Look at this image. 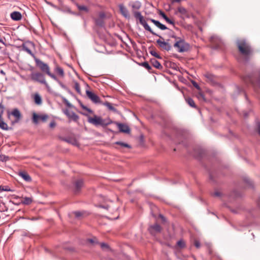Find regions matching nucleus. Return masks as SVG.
I'll return each mask as SVG.
<instances>
[{
	"label": "nucleus",
	"mask_w": 260,
	"mask_h": 260,
	"mask_svg": "<svg viewBox=\"0 0 260 260\" xmlns=\"http://www.w3.org/2000/svg\"><path fill=\"white\" fill-rule=\"evenodd\" d=\"M76 6H77L78 9H79V10H80V11L87 12L88 10L87 7L85 6L80 5L78 4H76Z\"/></svg>",
	"instance_id": "31"
},
{
	"label": "nucleus",
	"mask_w": 260,
	"mask_h": 260,
	"mask_svg": "<svg viewBox=\"0 0 260 260\" xmlns=\"http://www.w3.org/2000/svg\"><path fill=\"white\" fill-rule=\"evenodd\" d=\"M175 56L176 57H178V56H177V54L175 55Z\"/></svg>",
	"instance_id": "62"
},
{
	"label": "nucleus",
	"mask_w": 260,
	"mask_h": 260,
	"mask_svg": "<svg viewBox=\"0 0 260 260\" xmlns=\"http://www.w3.org/2000/svg\"><path fill=\"white\" fill-rule=\"evenodd\" d=\"M68 116L75 121H77L79 119V116L74 112L71 114H68Z\"/></svg>",
	"instance_id": "30"
},
{
	"label": "nucleus",
	"mask_w": 260,
	"mask_h": 260,
	"mask_svg": "<svg viewBox=\"0 0 260 260\" xmlns=\"http://www.w3.org/2000/svg\"><path fill=\"white\" fill-rule=\"evenodd\" d=\"M117 124L120 132L129 133L130 129L127 125L118 123Z\"/></svg>",
	"instance_id": "16"
},
{
	"label": "nucleus",
	"mask_w": 260,
	"mask_h": 260,
	"mask_svg": "<svg viewBox=\"0 0 260 260\" xmlns=\"http://www.w3.org/2000/svg\"><path fill=\"white\" fill-rule=\"evenodd\" d=\"M186 103L191 107L196 108V104L193 100L190 98H186Z\"/></svg>",
	"instance_id": "27"
},
{
	"label": "nucleus",
	"mask_w": 260,
	"mask_h": 260,
	"mask_svg": "<svg viewBox=\"0 0 260 260\" xmlns=\"http://www.w3.org/2000/svg\"><path fill=\"white\" fill-rule=\"evenodd\" d=\"M151 63L154 67L156 68V69H160L162 68V67L159 62H158L155 58L151 59Z\"/></svg>",
	"instance_id": "20"
},
{
	"label": "nucleus",
	"mask_w": 260,
	"mask_h": 260,
	"mask_svg": "<svg viewBox=\"0 0 260 260\" xmlns=\"http://www.w3.org/2000/svg\"><path fill=\"white\" fill-rule=\"evenodd\" d=\"M131 6L133 9L132 11L134 14V17L137 19L139 20L140 24L143 26L145 29L149 31L153 35H157L152 30L151 27L147 23L146 21L144 19V17L141 15V13L139 11H137V10H139L141 8V3L139 2H135L132 4Z\"/></svg>",
	"instance_id": "1"
},
{
	"label": "nucleus",
	"mask_w": 260,
	"mask_h": 260,
	"mask_svg": "<svg viewBox=\"0 0 260 260\" xmlns=\"http://www.w3.org/2000/svg\"><path fill=\"white\" fill-rule=\"evenodd\" d=\"M88 121L96 126H102L103 127H105L112 122L111 120L109 119H104L101 117L96 115H94L93 117H89Z\"/></svg>",
	"instance_id": "3"
},
{
	"label": "nucleus",
	"mask_w": 260,
	"mask_h": 260,
	"mask_svg": "<svg viewBox=\"0 0 260 260\" xmlns=\"http://www.w3.org/2000/svg\"><path fill=\"white\" fill-rule=\"evenodd\" d=\"M65 103L68 106H70V104L67 100H65Z\"/></svg>",
	"instance_id": "57"
},
{
	"label": "nucleus",
	"mask_w": 260,
	"mask_h": 260,
	"mask_svg": "<svg viewBox=\"0 0 260 260\" xmlns=\"http://www.w3.org/2000/svg\"><path fill=\"white\" fill-rule=\"evenodd\" d=\"M75 188H76V192H78L80 190L81 188L83 186V182L81 179H79L75 182Z\"/></svg>",
	"instance_id": "19"
},
{
	"label": "nucleus",
	"mask_w": 260,
	"mask_h": 260,
	"mask_svg": "<svg viewBox=\"0 0 260 260\" xmlns=\"http://www.w3.org/2000/svg\"><path fill=\"white\" fill-rule=\"evenodd\" d=\"M237 46L239 52L245 57L249 58L253 53L250 44L245 40L242 39L237 42Z\"/></svg>",
	"instance_id": "2"
},
{
	"label": "nucleus",
	"mask_w": 260,
	"mask_h": 260,
	"mask_svg": "<svg viewBox=\"0 0 260 260\" xmlns=\"http://www.w3.org/2000/svg\"><path fill=\"white\" fill-rule=\"evenodd\" d=\"M161 230V226L157 223H155L154 225H151L149 228L150 232L152 234H155L156 233H159V232H160Z\"/></svg>",
	"instance_id": "14"
},
{
	"label": "nucleus",
	"mask_w": 260,
	"mask_h": 260,
	"mask_svg": "<svg viewBox=\"0 0 260 260\" xmlns=\"http://www.w3.org/2000/svg\"><path fill=\"white\" fill-rule=\"evenodd\" d=\"M81 107L83 109L86 110L88 112H89L90 113H92V111L90 109L88 108L87 107H86L83 105L81 106Z\"/></svg>",
	"instance_id": "44"
},
{
	"label": "nucleus",
	"mask_w": 260,
	"mask_h": 260,
	"mask_svg": "<svg viewBox=\"0 0 260 260\" xmlns=\"http://www.w3.org/2000/svg\"><path fill=\"white\" fill-rule=\"evenodd\" d=\"M142 66L145 68L146 69H147L148 71H149L151 68L149 64L147 62H144L142 63Z\"/></svg>",
	"instance_id": "38"
},
{
	"label": "nucleus",
	"mask_w": 260,
	"mask_h": 260,
	"mask_svg": "<svg viewBox=\"0 0 260 260\" xmlns=\"http://www.w3.org/2000/svg\"><path fill=\"white\" fill-rule=\"evenodd\" d=\"M245 81L246 82L249 81L253 85H257L260 87V71H259V78L258 79H257L255 82L251 78H250L248 80H247V79H245Z\"/></svg>",
	"instance_id": "28"
},
{
	"label": "nucleus",
	"mask_w": 260,
	"mask_h": 260,
	"mask_svg": "<svg viewBox=\"0 0 260 260\" xmlns=\"http://www.w3.org/2000/svg\"><path fill=\"white\" fill-rule=\"evenodd\" d=\"M149 20L151 21L154 25L156 24V23L157 21V20H154L153 19H151V18L149 19Z\"/></svg>",
	"instance_id": "53"
},
{
	"label": "nucleus",
	"mask_w": 260,
	"mask_h": 260,
	"mask_svg": "<svg viewBox=\"0 0 260 260\" xmlns=\"http://www.w3.org/2000/svg\"><path fill=\"white\" fill-rule=\"evenodd\" d=\"M19 175L26 181L30 182L31 180V177L29 176V175L25 172H19Z\"/></svg>",
	"instance_id": "18"
},
{
	"label": "nucleus",
	"mask_w": 260,
	"mask_h": 260,
	"mask_svg": "<svg viewBox=\"0 0 260 260\" xmlns=\"http://www.w3.org/2000/svg\"><path fill=\"white\" fill-rule=\"evenodd\" d=\"M104 105L110 110H112L113 111H116V109L113 107L112 104L109 102H106L104 104Z\"/></svg>",
	"instance_id": "34"
},
{
	"label": "nucleus",
	"mask_w": 260,
	"mask_h": 260,
	"mask_svg": "<svg viewBox=\"0 0 260 260\" xmlns=\"http://www.w3.org/2000/svg\"><path fill=\"white\" fill-rule=\"evenodd\" d=\"M4 108H5V107H4V105L1 103L0 104V118H3L2 116L4 113Z\"/></svg>",
	"instance_id": "37"
},
{
	"label": "nucleus",
	"mask_w": 260,
	"mask_h": 260,
	"mask_svg": "<svg viewBox=\"0 0 260 260\" xmlns=\"http://www.w3.org/2000/svg\"><path fill=\"white\" fill-rule=\"evenodd\" d=\"M0 128L4 130L9 129L7 124L4 121L3 118H0Z\"/></svg>",
	"instance_id": "26"
},
{
	"label": "nucleus",
	"mask_w": 260,
	"mask_h": 260,
	"mask_svg": "<svg viewBox=\"0 0 260 260\" xmlns=\"http://www.w3.org/2000/svg\"><path fill=\"white\" fill-rule=\"evenodd\" d=\"M32 202V199L30 197L22 198L21 203L24 205H28Z\"/></svg>",
	"instance_id": "21"
},
{
	"label": "nucleus",
	"mask_w": 260,
	"mask_h": 260,
	"mask_svg": "<svg viewBox=\"0 0 260 260\" xmlns=\"http://www.w3.org/2000/svg\"><path fill=\"white\" fill-rule=\"evenodd\" d=\"M74 214L76 217H79L82 215V213L79 211H76L74 212Z\"/></svg>",
	"instance_id": "47"
},
{
	"label": "nucleus",
	"mask_w": 260,
	"mask_h": 260,
	"mask_svg": "<svg viewBox=\"0 0 260 260\" xmlns=\"http://www.w3.org/2000/svg\"><path fill=\"white\" fill-rule=\"evenodd\" d=\"M49 126L50 127H54L55 126V122L53 121V122H51L50 124H49Z\"/></svg>",
	"instance_id": "52"
},
{
	"label": "nucleus",
	"mask_w": 260,
	"mask_h": 260,
	"mask_svg": "<svg viewBox=\"0 0 260 260\" xmlns=\"http://www.w3.org/2000/svg\"><path fill=\"white\" fill-rule=\"evenodd\" d=\"M87 241L89 242L90 243L92 244V245L98 243L95 238H94L93 239H88L87 240Z\"/></svg>",
	"instance_id": "39"
},
{
	"label": "nucleus",
	"mask_w": 260,
	"mask_h": 260,
	"mask_svg": "<svg viewBox=\"0 0 260 260\" xmlns=\"http://www.w3.org/2000/svg\"><path fill=\"white\" fill-rule=\"evenodd\" d=\"M0 189L4 190V191H12V190H11L10 187L8 186H0Z\"/></svg>",
	"instance_id": "36"
},
{
	"label": "nucleus",
	"mask_w": 260,
	"mask_h": 260,
	"mask_svg": "<svg viewBox=\"0 0 260 260\" xmlns=\"http://www.w3.org/2000/svg\"><path fill=\"white\" fill-rule=\"evenodd\" d=\"M156 27L160 29L161 30H165L167 29V27L164 24H161L158 21H157L156 24L155 25Z\"/></svg>",
	"instance_id": "32"
},
{
	"label": "nucleus",
	"mask_w": 260,
	"mask_h": 260,
	"mask_svg": "<svg viewBox=\"0 0 260 260\" xmlns=\"http://www.w3.org/2000/svg\"><path fill=\"white\" fill-rule=\"evenodd\" d=\"M221 194V193L220 191H218V190H216L213 193H212V195L214 196V197H220Z\"/></svg>",
	"instance_id": "42"
},
{
	"label": "nucleus",
	"mask_w": 260,
	"mask_h": 260,
	"mask_svg": "<svg viewBox=\"0 0 260 260\" xmlns=\"http://www.w3.org/2000/svg\"><path fill=\"white\" fill-rule=\"evenodd\" d=\"M193 85H194L196 87H197V88H198V87H199V86H198V84H197L196 82H194V83H193Z\"/></svg>",
	"instance_id": "58"
},
{
	"label": "nucleus",
	"mask_w": 260,
	"mask_h": 260,
	"mask_svg": "<svg viewBox=\"0 0 260 260\" xmlns=\"http://www.w3.org/2000/svg\"><path fill=\"white\" fill-rule=\"evenodd\" d=\"M181 25H182V26H184V27H186V26L184 25V24H181Z\"/></svg>",
	"instance_id": "61"
},
{
	"label": "nucleus",
	"mask_w": 260,
	"mask_h": 260,
	"mask_svg": "<svg viewBox=\"0 0 260 260\" xmlns=\"http://www.w3.org/2000/svg\"><path fill=\"white\" fill-rule=\"evenodd\" d=\"M8 160V157L4 155H0V161H6Z\"/></svg>",
	"instance_id": "40"
},
{
	"label": "nucleus",
	"mask_w": 260,
	"mask_h": 260,
	"mask_svg": "<svg viewBox=\"0 0 260 260\" xmlns=\"http://www.w3.org/2000/svg\"><path fill=\"white\" fill-rule=\"evenodd\" d=\"M100 245H101V248L103 249L108 248L109 247V246L108 245V244H107L105 243H100Z\"/></svg>",
	"instance_id": "48"
},
{
	"label": "nucleus",
	"mask_w": 260,
	"mask_h": 260,
	"mask_svg": "<svg viewBox=\"0 0 260 260\" xmlns=\"http://www.w3.org/2000/svg\"><path fill=\"white\" fill-rule=\"evenodd\" d=\"M34 101L35 103L38 105H40L42 103V98L41 96L38 93L35 94Z\"/></svg>",
	"instance_id": "24"
},
{
	"label": "nucleus",
	"mask_w": 260,
	"mask_h": 260,
	"mask_svg": "<svg viewBox=\"0 0 260 260\" xmlns=\"http://www.w3.org/2000/svg\"><path fill=\"white\" fill-rule=\"evenodd\" d=\"M159 217L161 219L162 221L165 222L166 221V218L162 215L160 214L159 215Z\"/></svg>",
	"instance_id": "51"
},
{
	"label": "nucleus",
	"mask_w": 260,
	"mask_h": 260,
	"mask_svg": "<svg viewBox=\"0 0 260 260\" xmlns=\"http://www.w3.org/2000/svg\"><path fill=\"white\" fill-rule=\"evenodd\" d=\"M48 118V116L46 114L38 115L36 113L32 114V122L37 124L39 123V120L42 122H45Z\"/></svg>",
	"instance_id": "8"
},
{
	"label": "nucleus",
	"mask_w": 260,
	"mask_h": 260,
	"mask_svg": "<svg viewBox=\"0 0 260 260\" xmlns=\"http://www.w3.org/2000/svg\"><path fill=\"white\" fill-rule=\"evenodd\" d=\"M197 97L200 100L205 101L204 95L202 93H199L197 95Z\"/></svg>",
	"instance_id": "41"
},
{
	"label": "nucleus",
	"mask_w": 260,
	"mask_h": 260,
	"mask_svg": "<svg viewBox=\"0 0 260 260\" xmlns=\"http://www.w3.org/2000/svg\"><path fill=\"white\" fill-rule=\"evenodd\" d=\"M36 65L39 67L40 70L44 73H46L49 76L55 80H57L56 77L50 71V68L47 63H44L38 58L35 59Z\"/></svg>",
	"instance_id": "4"
},
{
	"label": "nucleus",
	"mask_w": 260,
	"mask_h": 260,
	"mask_svg": "<svg viewBox=\"0 0 260 260\" xmlns=\"http://www.w3.org/2000/svg\"><path fill=\"white\" fill-rule=\"evenodd\" d=\"M9 116H10V113H8V117H9Z\"/></svg>",
	"instance_id": "63"
},
{
	"label": "nucleus",
	"mask_w": 260,
	"mask_h": 260,
	"mask_svg": "<svg viewBox=\"0 0 260 260\" xmlns=\"http://www.w3.org/2000/svg\"><path fill=\"white\" fill-rule=\"evenodd\" d=\"M170 37H172L173 38H175V43L174 45V46L175 47H177V48H179V40H177V37L174 35V32H171L170 35Z\"/></svg>",
	"instance_id": "29"
},
{
	"label": "nucleus",
	"mask_w": 260,
	"mask_h": 260,
	"mask_svg": "<svg viewBox=\"0 0 260 260\" xmlns=\"http://www.w3.org/2000/svg\"><path fill=\"white\" fill-rule=\"evenodd\" d=\"M190 48L189 44L183 40H180V52L188 51Z\"/></svg>",
	"instance_id": "12"
},
{
	"label": "nucleus",
	"mask_w": 260,
	"mask_h": 260,
	"mask_svg": "<svg viewBox=\"0 0 260 260\" xmlns=\"http://www.w3.org/2000/svg\"><path fill=\"white\" fill-rule=\"evenodd\" d=\"M185 246V243L184 241L182 240H180V249L184 247Z\"/></svg>",
	"instance_id": "46"
},
{
	"label": "nucleus",
	"mask_w": 260,
	"mask_h": 260,
	"mask_svg": "<svg viewBox=\"0 0 260 260\" xmlns=\"http://www.w3.org/2000/svg\"><path fill=\"white\" fill-rule=\"evenodd\" d=\"M11 114L15 117V120L12 122L13 123L18 122L21 118V114L17 109H14Z\"/></svg>",
	"instance_id": "15"
},
{
	"label": "nucleus",
	"mask_w": 260,
	"mask_h": 260,
	"mask_svg": "<svg viewBox=\"0 0 260 260\" xmlns=\"http://www.w3.org/2000/svg\"><path fill=\"white\" fill-rule=\"evenodd\" d=\"M35 45L33 43L31 42H28L24 44H23L22 45V50L25 52H26L27 53H28L29 55H30L35 59V58H37L35 54L32 53V52L31 50V48H34Z\"/></svg>",
	"instance_id": "7"
},
{
	"label": "nucleus",
	"mask_w": 260,
	"mask_h": 260,
	"mask_svg": "<svg viewBox=\"0 0 260 260\" xmlns=\"http://www.w3.org/2000/svg\"><path fill=\"white\" fill-rule=\"evenodd\" d=\"M74 88L78 93H80L81 92L80 85L78 83L76 82L75 83Z\"/></svg>",
	"instance_id": "35"
},
{
	"label": "nucleus",
	"mask_w": 260,
	"mask_h": 260,
	"mask_svg": "<svg viewBox=\"0 0 260 260\" xmlns=\"http://www.w3.org/2000/svg\"><path fill=\"white\" fill-rule=\"evenodd\" d=\"M11 17L13 20H20L22 18V16L20 12L15 11L11 14Z\"/></svg>",
	"instance_id": "17"
},
{
	"label": "nucleus",
	"mask_w": 260,
	"mask_h": 260,
	"mask_svg": "<svg viewBox=\"0 0 260 260\" xmlns=\"http://www.w3.org/2000/svg\"><path fill=\"white\" fill-rule=\"evenodd\" d=\"M149 20L151 21L154 25L156 24V23L157 21V20H154L153 19H151V18L149 19Z\"/></svg>",
	"instance_id": "54"
},
{
	"label": "nucleus",
	"mask_w": 260,
	"mask_h": 260,
	"mask_svg": "<svg viewBox=\"0 0 260 260\" xmlns=\"http://www.w3.org/2000/svg\"><path fill=\"white\" fill-rule=\"evenodd\" d=\"M118 7L121 15L125 18L129 19L130 15L127 8L123 4H119Z\"/></svg>",
	"instance_id": "11"
},
{
	"label": "nucleus",
	"mask_w": 260,
	"mask_h": 260,
	"mask_svg": "<svg viewBox=\"0 0 260 260\" xmlns=\"http://www.w3.org/2000/svg\"><path fill=\"white\" fill-rule=\"evenodd\" d=\"M156 36H158L160 38L159 39L157 40L156 41V43L159 46L160 48L161 49L169 51L171 49V46L169 44L168 42H165L164 41V39L161 37V36H159L158 35L156 34Z\"/></svg>",
	"instance_id": "6"
},
{
	"label": "nucleus",
	"mask_w": 260,
	"mask_h": 260,
	"mask_svg": "<svg viewBox=\"0 0 260 260\" xmlns=\"http://www.w3.org/2000/svg\"><path fill=\"white\" fill-rule=\"evenodd\" d=\"M187 29L190 30L191 28V26L190 25H187L186 26Z\"/></svg>",
	"instance_id": "56"
},
{
	"label": "nucleus",
	"mask_w": 260,
	"mask_h": 260,
	"mask_svg": "<svg viewBox=\"0 0 260 260\" xmlns=\"http://www.w3.org/2000/svg\"><path fill=\"white\" fill-rule=\"evenodd\" d=\"M180 14H181L182 17L183 19H184L185 17L188 18L189 17V14L187 13L186 10L184 8H181L180 7Z\"/></svg>",
	"instance_id": "22"
},
{
	"label": "nucleus",
	"mask_w": 260,
	"mask_h": 260,
	"mask_svg": "<svg viewBox=\"0 0 260 260\" xmlns=\"http://www.w3.org/2000/svg\"><path fill=\"white\" fill-rule=\"evenodd\" d=\"M159 15L161 16L167 22L170 24H173V22L172 20H171L170 19H169L167 15L165 14V13L161 11H159Z\"/></svg>",
	"instance_id": "23"
},
{
	"label": "nucleus",
	"mask_w": 260,
	"mask_h": 260,
	"mask_svg": "<svg viewBox=\"0 0 260 260\" xmlns=\"http://www.w3.org/2000/svg\"><path fill=\"white\" fill-rule=\"evenodd\" d=\"M81 107L83 109L86 110L88 112H89L90 113H92V111L90 109L88 108L87 107H86L83 105L81 106Z\"/></svg>",
	"instance_id": "45"
},
{
	"label": "nucleus",
	"mask_w": 260,
	"mask_h": 260,
	"mask_svg": "<svg viewBox=\"0 0 260 260\" xmlns=\"http://www.w3.org/2000/svg\"><path fill=\"white\" fill-rule=\"evenodd\" d=\"M257 130H258V134H259V135H260V123H258V128H257Z\"/></svg>",
	"instance_id": "55"
},
{
	"label": "nucleus",
	"mask_w": 260,
	"mask_h": 260,
	"mask_svg": "<svg viewBox=\"0 0 260 260\" xmlns=\"http://www.w3.org/2000/svg\"><path fill=\"white\" fill-rule=\"evenodd\" d=\"M210 42L213 47L218 48L220 46L221 41L217 37L213 36L210 39Z\"/></svg>",
	"instance_id": "10"
},
{
	"label": "nucleus",
	"mask_w": 260,
	"mask_h": 260,
	"mask_svg": "<svg viewBox=\"0 0 260 260\" xmlns=\"http://www.w3.org/2000/svg\"><path fill=\"white\" fill-rule=\"evenodd\" d=\"M115 144L119 145H120L122 147H126V148H131V146L129 145H128L127 143H123V142H119V141L116 142H115Z\"/></svg>",
	"instance_id": "33"
},
{
	"label": "nucleus",
	"mask_w": 260,
	"mask_h": 260,
	"mask_svg": "<svg viewBox=\"0 0 260 260\" xmlns=\"http://www.w3.org/2000/svg\"><path fill=\"white\" fill-rule=\"evenodd\" d=\"M30 78L32 81L38 82L41 84L44 83L45 81L44 75L39 72H32L30 74Z\"/></svg>",
	"instance_id": "5"
},
{
	"label": "nucleus",
	"mask_w": 260,
	"mask_h": 260,
	"mask_svg": "<svg viewBox=\"0 0 260 260\" xmlns=\"http://www.w3.org/2000/svg\"><path fill=\"white\" fill-rule=\"evenodd\" d=\"M194 244L195 246H196L197 248H200V246H201L200 243V242H199V241H198V240H195V241H194Z\"/></svg>",
	"instance_id": "49"
},
{
	"label": "nucleus",
	"mask_w": 260,
	"mask_h": 260,
	"mask_svg": "<svg viewBox=\"0 0 260 260\" xmlns=\"http://www.w3.org/2000/svg\"><path fill=\"white\" fill-rule=\"evenodd\" d=\"M172 3L179 2V0H171Z\"/></svg>",
	"instance_id": "59"
},
{
	"label": "nucleus",
	"mask_w": 260,
	"mask_h": 260,
	"mask_svg": "<svg viewBox=\"0 0 260 260\" xmlns=\"http://www.w3.org/2000/svg\"><path fill=\"white\" fill-rule=\"evenodd\" d=\"M86 95L88 98L92 101L94 103L97 104L100 103V98L95 93L89 90H86Z\"/></svg>",
	"instance_id": "9"
},
{
	"label": "nucleus",
	"mask_w": 260,
	"mask_h": 260,
	"mask_svg": "<svg viewBox=\"0 0 260 260\" xmlns=\"http://www.w3.org/2000/svg\"><path fill=\"white\" fill-rule=\"evenodd\" d=\"M105 17V15L104 13H100L99 17L95 19V23L96 25L102 27L104 25V18Z\"/></svg>",
	"instance_id": "13"
},
{
	"label": "nucleus",
	"mask_w": 260,
	"mask_h": 260,
	"mask_svg": "<svg viewBox=\"0 0 260 260\" xmlns=\"http://www.w3.org/2000/svg\"><path fill=\"white\" fill-rule=\"evenodd\" d=\"M55 71L61 77L64 75L63 70L58 66H57L55 68Z\"/></svg>",
	"instance_id": "25"
},
{
	"label": "nucleus",
	"mask_w": 260,
	"mask_h": 260,
	"mask_svg": "<svg viewBox=\"0 0 260 260\" xmlns=\"http://www.w3.org/2000/svg\"><path fill=\"white\" fill-rule=\"evenodd\" d=\"M150 53L153 56L157 57V58H160L159 55L158 54V53L155 51H151Z\"/></svg>",
	"instance_id": "43"
},
{
	"label": "nucleus",
	"mask_w": 260,
	"mask_h": 260,
	"mask_svg": "<svg viewBox=\"0 0 260 260\" xmlns=\"http://www.w3.org/2000/svg\"><path fill=\"white\" fill-rule=\"evenodd\" d=\"M176 244L177 245H179V240H177V241H176Z\"/></svg>",
	"instance_id": "60"
},
{
	"label": "nucleus",
	"mask_w": 260,
	"mask_h": 260,
	"mask_svg": "<svg viewBox=\"0 0 260 260\" xmlns=\"http://www.w3.org/2000/svg\"><path fill=\"white\" fill-rule=\"evenodd\" d=\"M42 84L45 85V86H46V87L47 88V89L48 91L50 90V87L49 85H48V84L46 81V80L45 81L44 83H43Z\"/></svg>",
	"instance_id": "50"
}]
</instances>
